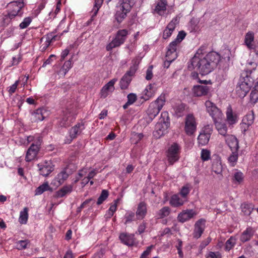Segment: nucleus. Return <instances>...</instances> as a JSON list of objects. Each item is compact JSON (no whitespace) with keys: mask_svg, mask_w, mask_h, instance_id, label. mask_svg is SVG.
I'll list each match as a JSON object with an SVG mask.
<instances>
[{"mask_svg":"<svg viewBox=\"0 0 258 258\" xmlns=\"http://www.w3.org/2000/svg\"><path fill=\"white\" fill-rule=\"evenodd\" d=\"M8 7L9 10L8 14L6 16V17L13 19L17 16H22L23 12L21 9L24 7L23 0L10 2Z\"/></svg>","mask_w":258,"mask_h":258,"instance_id":"obj_4","label":"nucleus"},{"mask_svg":"<svg viewBox=\"0 0 258 258\" xmlns=\"http://www.w3.org/2000/svg\"><path fill=\"white\" fill-rule=\"evenodd\" d=\"M76 114L72 110L66 109L63 112L62 117L60 121L59 124L61 126L67 127L71 125L76 119Z\"/></svg>","mask_w":258,"mask_h":258,"instance_id":"obj_9","label":"nucleus"},{"mask_svg":"<svg viewBox=\"0 0 258 258\" xmlns=\"http://www.w3.org/2000/svg\"><path fill=\"white\" fill-rule=\"evenodd\" d=\"M232 153L228 157V161L232 166H235L238 157V151H231Z\"/></svg>","mask_w":258,"mask_h":258,"instance_id":"obj_46","label":"nucleus"},{"mask_svg":"<svg viewBox=\"0 0 258 258\" xmlns=\"http://www.w3.org/2000/svg\"><path fill=\"white\" fill-rule=\"evenodd\" d=\"M212 171L215 173L219 174L222 172L223 167L221 161L219 159L214 160L212 164Z\"/></svg>","mask_w":258,"mask_h":258,"instance_id":"obj_35","label":"nucleus"},{"mask_svg":"<svg viewBox=\"0 0 258 258\" xmlns=\"http://www.w3.org/2000/svg\"><path fill=\"white\" fill-rule=\"evenodd\" d=\"M28 209L27 207L24 208L23 211L20 212L19 218V222L22 224H26L28 218Z\"/></svg>","mask_w":258,"mask_h":258,"instance_id":"obj_38","label":"nucleus"},{"mask_svg":"<svg viewBox=\"0 0 258 258\" xmlns=\"http://www.w3.org/2000/svg\"><path fill=\"white\" fill-rule=\"evenodd\" d=\"M39 167L40 174L43 176H48L54 169L53 165L50 161H45L38 164Z\"/></svg>","mask_w":258,"mask_h":258,"instance_id":"obj_14","label":"nucleus"},{"mask_svg":"<svg viewBox=\"0 0 258 258\" xmlns=\"http://www.w3.org/2000/svg\"><path fill=\"white\" fill-rule=\"evenodd\" d=\"M243 179V173L241 172L237 171L234 173L233 179L240 183L242 181Z\"/></svg>","mask_w":258,"mask_h":258,"instance_id":"obj_57","label":"nucleus"},{"mask_svg":"<svg viewBox=\"0 0 258 258\" xmlns=\"http://www.w3.org/2000/svg\"><path fill=\"white\" fill-rule=\"evenodd\" d=\"M258 101V89L254 87L249 95V103L255 104Z\"/></svg>","mask_w":258,"mask_h":258,"instance_id":"obj_41","label":"nucleus"},{"mask_svg":"<svg viewBox=\"0 0 258 258\" xmlns=\"http://www.w3.org/2000/svg\"><path fill=\"white\" fill-rule=\"evenodd\" d=\"M118 10L115 14V19L118 23H120L126 18L127 14L130 12H127L125 10H122L121 7L118 6Z\"/></svg>","mask_w":258,"mask_h":258,"instance_id":"obj_31","label":"nucleus"},{"mask_svg":"<svg viewBox=\"0 0 258 258\" xmlns=\"http://www.w3.org/2000/svg\"><path fill=\"white\" fill-rule=\"evenodd\" d=\"M177 56L176 52L167 50L166 55V57L170 58V60H175Z\"/></svg>","mask_w":258,"mask_h":258,"instance_id":"obj_60","label":"nucleus"},{"mask_svg":"<svg viewBox=\"0 0 258 258\" xmlns=\"http://www.w3.org/2000/svg\"><path fill=\"white\" fill-rule=\"evenodd\" d=\"M103 1V0H95L94 6L93 9V14H92L91 19L88 21V24L90 23L94 20V18L97 15L98 12L101 7Z\"/></svg>","mask_w":258,"mask_h":258,"instance_id":"obj_36","label":"nucleus"},{"mask_svg":"<svg viewBox=\"0 0 258 258\" xmlns=\"http://www.w3.org/2000/svg\"><path fill=\"white\" fill-rule=\"evenodd\" d=\"M73 185L72 184L64 186L55 193L54 197L56 198L63 197L67 194H70L73 190Z\"/></svg>","mask_w":258,"mask_h":258,"instance_id":"obj_27","label":"nucleus"},{"mask_svg":"<svg viewBox=\"0 0 258 258\" xmlns=\"http://www.w3.org/2000/svg\"><path fill=\"white\" fill-rule=\"evenodd\" d=\"M205 223L206 220L204 219H200L196 222L192 233L194 238L197 239L201 237L205 230Z\"/></svg>","mask_w":258,"mask_h":258,"instance_id":"obj_11","label":"nucleus"},{"mask_svg":"<svg viewBox=\"0 0 258 258\" xmlns=\"http://www.w3.org/2000/svg\"><path fill=\"white\" fill-rule=\"evenodd\" d=\"M252 71V70H247L241 73L236 90L237 95L240 98H243L246 96L253 84V79L251 77Z\"/></svg>","mask_w":258,"mask_h":258,"instance_id":"obj_2","label":"nucleus"},{"mask_svg":"<svg viewBox=\"0 0 258 258\" xmlns=\"http://www.w3.org/2000/svg\"><path fill=\"white\" fill-rule=\"evenodd\" d=\"M254 233V230L251 227H247L241 234L240 240L243 243L249 241Z\"/></svg>","mask_w":258,"mask_h":258,"instance_id":"obj_26","label":"nucleus"},{"mask_svg":"<svg viewBox=\"0 0 258 258\" xmlns=\"http://www.w3.org/2000/svg\"><path fill=\"white\" fill-rule=\"evenodd\" d=\"M159 123H165L166 122L170 123V119L168 112L167 111H163L161 114Z\"/></svg>","mask_w":258,"mask_h":258,"instance_id":"obj_52","label":"nucleus"},{"mask_svg":"<svg viewBox=\"0 0 258 258\" xmlns=\"http://www.w3.org/2000/svg\"><path fill=\"white\" fill-rule=\"evenodd\" d=\"M46 112L45 110L42 108L36 109L31 114V120L33 122H38L43 120L44 118V113Z\"/></svg>","mask_w":258,"mask_h":258,"instance_id":"obj_24","label":"nucleus"},{"mask_svg":"<svg viewBox=\"0 0 258 258\" xmlns=\"http://www.w3.org/2000/svg\"><path fill=\"white\" fill-rule=\"evenodd\" d=\"M226 120L229 125H233L237 121V116L236 114H233L232 107L229 105L227 108L226 112Z\"/></svg>","mask_w":258,"mask_h":258,"instance_id":"obj_25","label":"nucleus"},{"mask_svg":"<svg viewBox=\"0 0 258 258\" xmlns=\"http://www.w3.org/2000/svg\"><path fill=\"white\" fill-rule=\"evenodd\" d=\"M185 105L183 103H180L176 104L173 107V109L176 115L178 117L182 116L184 111L185 110Z\"/></svg>","mask_w":258,"mask_h":258,"instance_id":"obj_39","label":"nucleus"},{"mask_svg":"<svg viewBox=\"0 0 258 258\" xmlns=\"http://www.w3.org/2000/svg\"><path fill=\"white\" fill-rule=\"evenodd\" d=\"M119 7L122 10H125L127 12H130L134 4V0H119Z\"/></svg>","mask_w":258,"mask_h":258,"instance_id":"obj_33","label":"nucleus"},{"mask_svg":"<svg viewBox=\"0 0 258 258\" xmlns=\"http://www.w3.org/2000/svg\"><path fill=\"white\" fill-rule=\"evenodd\" d=\"M31 22V19L30 17L25 18L23 22L20 23L19 26L21 29H25L27 28Z\"/></svg>","mask_w":258,"mask_h":258,"instance_id":"obj_58","label":"nucleus"},{"mask_svg":"<svg viewBox=\"0 0 258 258\" xmlns=\"http://www.w3.org/2000/svg\"><path fill=\"white\" fill-rule=\"evenodd\" d=\"M117 81V79L114 78L102 87L100 93L101 98H105L109 95V93H112L114 91L115 89L114 84Z\"/></svg>","mask_w":258,"mask_h":258,"instance_id":"obj_13","label":"nucleus"},{"mask_svg":"<svg viewBox=\"0 0 258 258\" xmlns=\"http://www.w3.org/2000/svg\"><path fill=\"white\" fill-rule=\"evenodd\" d=\"M29 243L28 240H20L16 242V247L19 250L25 249Z\"/></svg>","mask_w":258,"mask_h":258,"instance_id":"obj_51","label":"nucleus"},{"mask_svg":"<svg viewBox=\"0 0 258 258\" xmlns=\"http://www.w3.org/2000/svg\"><path fill=\"white\" fill-rule=\"evenodd\" d=\"M147 213V204L144 202H140L137 206L136 215L138 220H142Z\"/></svg>","mask_w":258,"mask_h":258,"instance_id":"obj_19","label":"nucleus"},{"mask_svg":"<svg viewBox=\"0 0 258 258\" xmlns=\"http://www.w3.org/2000/svg\"><path fill=\"white\" fill-rule=\"evenodd\" d=\"M210 138V136L209 135H206L202 132L198 136V143L202 146L205 145L208 143Z\"/></svg>","mask_w":258,"mask_h":258,"instance_id":"obj_42","label":"nucleus"},{"mask_svg":"<svg viewBox=\"0 0 258 258\" xmlns=\"http://www.w3.org/2000/svg\"><path fill=\"white\" fill-rule=\"evenodd\" d=\"M254 120V116L253 114H249L246 115H245L242 121L244 122L245 124H247L248 125H251Z\"/></svg>","mask_w":258,"mask_h":258,"instance_id":"obj_54","label":"nucleus"},{"mask_svg":"<svg viewBox=\"0 0 258 258\" xmlns=\"http://www.w3.org/2000/svg\"><path fill=\"white\" fill-rule=\"evenodd\" d=\"M72 67V62L71 59H70L68 61L64 62L63 65L61 67L60 72H62L64 75H65L69 71V70Z\"/></svg>","mask_w":258,"mask_h":258,"instance_id":"obj_49","label":"nucleus"},{"mask_svg":"<svg viewBox=\"0 0 258 258\" xmlns=\"http://www.w3.org/2000/svg\"><path fill=\"white\" fill-rule=\"evenodd\" d=\"M186 201L180 198L178 195L175 194L171 197L169 204L172 207L176 208L182 206Z\"/></svg>","mask_w":258,"mask_h":258,"instance_id":"obj_29","label":"nucleus"},{"mask_svg":"<svg viewBox=\"0 0 258 258\" xmlns=\"http://www.w3.org/2000/svg\"><path fill=\"white\" fill-rule=\"evenodd\" d=\"M254 34L252 31H248L246 33L244 38V44L248 49H251L252 46L254 44Z\"/></svg>","mask_w":258,"mask_h":258,"instance_id":"obj_30","label":"nucleus"},{"mask_svg":"<svg viewBox=\"0 0 258 258\" xmlns=\"http://www.w3.org/2000/svg\"><path fill=\"white\" fill-rule=\"evenodd\" d=\"M190 189V185L188 183H187L181 187L179 194L182 198H186L187 195L189 194Z\"/></svg>","mask_w":258,"mask_h":258,"instance_id":"obj_45","label":"nucleus"},{"mask_svg":"<svg viewBox=\"0 0 258 258\" xmlns=\"http://www.w3.org/2000/svg\"><path fill=\"white\" fill-rule=\"evenodd\" d=\"M186 33L184 31H180L179 32L176 39L174 40L178 44L182 41V40L186 36Z\"/></svg>","mask_w":258,"mask_h":258,"instance_id":"obj_56","label":"nucleus"},{"mask_svg":"<svg viewBox=\"0 0 258 258\" xmlns=\"http://www.w3.org/2000/svg\"><path fill=\"white\" fill-rule=\"evenodd\" d=\"M205 105L207 111L212 117L214 122L219 120H223V114L222 111L214 103L207 100L205 102Z\"/></svg>","mask_w":258,"mask_h":258,"instance_id":"obj_6","label":"nucleus"},{"mask_svg":"<svg viewBox=\"0 0 258 258\" xmlns=\"http://www.w3.org/2000/svg\"><path fill=\"white\" fill-rule=\"evenodd\" d=\"M221 60L220 54L212 51L202 56L196 53L188 63V69L191 71L196 69L202 76L206 75L216 69Z\"/></svg>","mask_w":258,"mask_h":258,"instance_id":"obj_1","label":"nucleus"},{"mask_svg":"<svg viewBox=\"0 0 258 258\" xmlns=\"http://www.w3.org/2000/svg\"><path fill=\"white\" fill-rule=\"evenodd\" d=\"M84 123L82 122H79L72 127L69 132L70 139L68 143H70L73 140L76 139L78 136L82 133V131L84 130Z\"/></svg>","mask_w":258,"mask_h":258,"instance_id":"obj_15","label":"nucleus"},{"mask_svg":"<svg viewBox=\"0 0 258 258\" xmlns=\"http://www.w3.org/2000/svg\"><path fill=\"white\" fill-rule=\"evenodd\" d=\"M108 195H109V194H108V190H106V189H103L102 191L100 196H99V197L98 199V200H97V204L98 205H100L101 204H102V203L105 200H106V199L108 198Z\"/></svg>","mask_w":258,"mask_h":258,"instance_id":"obj_50","label":"nucleus"},{"mask_svg":"<svg viewBox=\"0 0 258 258\" xmlns=\"http://www.w3.org/2000/svg\"><path fill=\"white\" fill-rule=\"evenodd\" d=\"M66 169L61 170L55 177L53 181L56 186L61 185L69 177V174L67 172Z\"/></svg>","mask_w":258,"mask_h":258,"instance_id":"obj_22","label":"nucleus"},{"mask_svg":"<svg viewBox=\"0 0 258 258\" xmlns=\"http://www.w3.org/2000/svg\"><path fill=\"white\" fill-rule=\"evenodd\" d=\"M127 35L128 31L127 30L121 29L118 30L116 33L115 37L106 46V50L110 51L113 48L119 46L124 42Z\"/></svg>","mask_w":258,"mask_h":258,"instance_id":"obj_5","label":"nucleus"},{"mask_svg":"<svg viewBox=\"0 0 258 258\" xmlns=\"http://www.w3.org/2000/svg\"><path fill=\"white\" fill-rule=\"evenodd\" d=\"M166 101L165 96L164 94H161L155 101L150 103L147 111L146 113L147 121L151 122L153 119L158 114L160 111L162 109Z\"/></svg>","mask_w":258,"mask_h":258,"instance_id":"obj_3","label":"nucleus"},{"mask_svg":"<svg viewBox=\"0 0 258 258\" xmlns=\"http://www.w3.org/2000/svg\"><path fill=\"white\" fill-rule=\"evenodd\" d=\"M19 83V81H16L14 84H13L12 86L8 88V91L9 93V95H12L13 93L15 92Z\"/></svg>","mask_w":258,"mask_h":258,"instance_id":"obj_59","label":"nucleus"},{"mask_svg":"<svg viewBox=\"0 0 258 258\" xmlns=\"http://www.w3.org/2000/svg\"><path fill=\"white\" fill-rule=\"evenodd\" d=\"M221 254L219 252H212L209 253L207 258H221Z\"/></svg>","mask_w":258,"mask_h":258,"instance_id":"obj_64","label":"nucleus"},{"mask_svg":"<svg viewBox=\"0 0 258 258\" xmlns=\"http://www.w3.org/2000/svg\"><path fill=\"white\" fill-rule=\"evenodd\" d=\"M197 123L192 114H188L185 118L184 131L188 136H192L197 130Z\"/></svg>","mask_w":258,"mask_h":258,"instance_id":"obj_8","label":"nucleus"},{"mask_svg":"<svg viewBox=\"0 0 258 258\" xmlns=\"http://www.w3.org/2000/svg\"><path fill=\"white\" fill-rule=\"evenodd\" d=\"M121 242L128 245L132 246L135 242V238L134 234H129L127 233H121L119 237Z\"/></svg>","mask_w":258,"mask_h":258,"instance_id":"obj_23","label":"nucleus"},{"mask_svg":"<svg viewBox=\"0 0 258 258\" xmlns=\"http://www.w3.org/2000/svg\"><path fill=\"white\" fill-rule=\"evenodd\" d=\"M169 123H165L158 122L155 126V131L153 133L154 136L156 138H159L167 133V129L169 127Z\"/></svg>","mask_w":258,"mask_h":258,"instance_id":"obj_16","label":"nucleus"},{"mask_svg":"<svg viewBox=\"0 0 258 258\" xmlns=\"http://www.w3.org/2000/svg\"><path fill=\"white\" fill-rule=\"evenodd\" d=\"M236 244V239L233 237L231 236L229 239H228L225 245V249L226 251H229Z\"/></svg>","mask_w":258,"mask_h":258,"instance_id":"obj_47","label":"nucleus"},{"mask_svg":"<svg viewBox=\"0 0 258 258\" xmlns=\"http://www.w3.org/2000/svg\"><path fill=\"white\" fill-rule=\"evenodd\" d=\"M128 104H133L137 99V95L134 93H130L127 96Z\"/></svg>","mask_w":258,"mask_h":258,"instance_id":"obj_61","label":"nucleus"},{"mask_svg":"<svg viewBox=\"0 0 258 258\" xmlns=\"http://www.w3.org/2000/svg\"><path fill=\"white\" fill-rule=\"evenodd\" d=\"M196 215V212L192 209L184 210L178 214L177 219L179 222L184 223L191 219Z\"/></svg>","mask_w":258,"mask_h":258,"instance_id":"obj_17","label":"nucleus"},{"mask_svg":"<svg viewBox=\"0 0 258 258\" xmlns=\"http://www.w3.org/2000/svg\"><path fill=\"white\" fill-rule=\"evenodd\" d=\"M40 140V139H39L36 144L33 143L28 148L25 158L27 162H30L35 159L37 157L41 145Z\"/></svg>","mask_w":258,"mask_h":258,"instance_id":"obj_10","label":"nucleus"},{"mask_svg":"<svg viewBox=\"0 0 258 258\" xmlns=\"http://www.w3.org/2000/svg\"><path fill=\"white\" fill-rule=\"evenodd\" d=\"M210 158V152L207 149H203L201 151V159L205 161L208 160Z\"/></svg>","mask_w":258,"mask_h":258,"instance_id":"obj_55","label":"nucleus"},{"mask_svg":"<svg viewBox=\"0 0 258 258\" xmlns=\"http://www.w3.org/2000/svg\"><path fill=\"white\" fill-rule=\"evenodd\" d=\"M209 90V87L207 86L197 85L193 87L192 91L195 96L201 97L207 95Z\"/></svg>","mask_w":258,"mask_h":258,"instance_id":"obj_20","label":"nucleus"},{"mask_svg":"<svg viewBox=\"0 0 258 258\" xmlns=\"http://www.w3.org/2000/svg\"><path fill=\"white\" fill-rule=\"evenodd\" d=\"M132 80V78H130L125 75H123L119 82V86L120 89L122 90L127 89L131 82Z\"/></svg>","mask_w":258,"mask_h":258,"instance_id":"obj_37","label":"nucleus"},{"mask_svg":"<svg viewBox=\"0 0 258 258\" xmlns=\"http://www.w3.org/2000/svg\"><path fill=\"white\" fill-rule=\"evenodd\" d=\"M135 219V213L132 211H128L127 212L125 216H124V219L125 222L124 224H127L128 223H131L133 221H134Z\"/></svg>","mask_w":258,"mask_h":258,"instance_id":"obj_48","label":"nucleus"},{"mask_svg":"<svg viewBox=\"0 0 258 258\" xmlns=\"http://www.w3.org/2000/svg\"><path fill=\"white\" fill-rule=\"evenodd\" d=\"M51 190L47 182H44L42 185L38 187L35 190V195H39L42 194L44 191Z\"/></svg>","mask_w":258,"mask_h":258,"instance_id":"obj_44","label":"nucleus"},{"mask_svg":"<svg viewBox=\"0 0 258 258\" xmlns=\"http://www.w3.org/2000/svg\"><path fill=\"white\" fill-rule=\"evenodd\" d=\"M60 36L55 35L54 32H51L47 34L45 45L43 47L42 49L45 50L52 42L58 40Z\"/></svg>","mask_w":258,"mask_h":258,"instance_id":"obj_34","label":"nucleus"},{"mask_svg":"<svg viewBox=\"0 0 258 258\" xmlns=\"http://www.w3.org/2000/svg\"><path fill=\"white\" fill-rule=\"evenodd\" d=\"M153 247V245H151L147 247L146 250H145L142 254L140 258H147V256L150 254L151 252V250Z\"/></svg>","mask_w":258,"mask_h":258,"instance_id":"obj_63","label":"nucleus"},{"mask_svg":"<svg viewBox=\"0 0 258 258\" xmlns=\"http://www.w3.org/2000/svg\"><path fill=\"white\" fill-rule=\"evenodd\" d=\"M216 128L218 132L221 136L226 137L229 135L227 134V127L226 124L222 121V120H219L214 122Z\"/></svg>","mask_w":258,"mask_h":258,"instance_id":"obj_21","label":"nucleus"},{"mask_svg":"<svg viewBox=\"0 0 258 258\" xmlns=\"http://www.w3.org/2000/svg\"><path fill=\"white\" fill-rule=\"evenodd\" d=\"M179 23V18L175 17L168 23L163 31L162 38L166 39L171 36L173 31L175 30L176 25Z\"/></svg>","mask_w":258,"mask_h":258,"instance_id":"obj_12","label":"nucleus"},{"mask_svg":"<svg viewBox=\"0 0 258 258\" xmlns=\"http://www.w3.org/2000/svg\"><path fill=\"white\" fill-rule=\"evenodd\" d=\"M225 140L231 151H238L239 146L237 139L233 135H229L225 137Z\"/></svg>","mask_w":258,"mask_h":258,"instance_id":"obj_18","label":"nucleus"},{"mask_svg":"<svg viewBox=\"0 0 258 258\" xmlns=\"http://www.w3.org/2000/svg\"><path fill=\"white\" fill-rule=\"evenodd\" d=\"M180 150V147L176 143L172 144L168 148L167 157L170 165H173L179 160Z\"/></svg>","mask_w":258,"mask_h":258,"instance_id":"obj_7","label":"nucleus"},{"mask_svg":"<svg viewBox=\"0 0 258 258\" xmlns=\"http://www.w3.org/2000/svg\"><path fill=\"white\" fill-rule=\"evenodd\" d=\"M170 213V209L167 206L163 207L157 213L158 218L162 219L168 216Z\"/></svg>","mask_w":258,"mask_h":258,"instance_id":"obj_43","label":"nucleus"},{"mask_svg":"<svg viewBox=\"0 0 258 258\" xmlns=\"http://www.w3.org/2000/svg\"><path fill=\"white\" fill-rule=\"evenodd\" d=\"M167 6L166 0H159L155 9V11L159 15L163 16L165 14Z\"/></svg>","mask_w":258,"mask_h":258,"instance_id":"obj_28","label":"nucleus"},{"mask_svg":"<svg viewBox=\"0 0 258 258\" xmlns=\"http://www.w3.org/2000/svg\"><path fill=\"white\" fill-rule=\"evenodd\" d=\"M152 85L150 84L147 86L146 88L144 91V96L143 97L145 100H148L150 97L153 96V93L151 91Z\"/></svg>","mask_w":258,"mask_h":258,"instance_id":"obj_53","label":"nucleus"},{"mask_svg":"<svg viewBox=\"0 0 258 258\" xmlns=\"http://www.w3.org/2000/svg\"><path fill=\"white\" fill-rule=\"evenodd\" d=\"M147 227V223L143 221L138 226L137 232L141 234L145 232V229Z\"/></svg>","mask_w":258,"mask_h":258,"instance_id":"obj_62","label":"nucleus"},{"mask_svg":"<svg viewBox=\"0 0 258 258\" xmlns=\"http://www.w3.org/2000/svg\"><path fill=\"white\" fill-rule=\"evenodd\" d=\"M133 62V65L130 67L129 70L127 71L124 75L130 78H132V77L135 74L137 70H138V65L139 64V61L138 58L134 60Z\"/></svg>","mask_w":258,"mask_h":258,"instance_id":"obj_32","label":"nucleus"},{"mask_svg":"<svg viewBox=\"0 0 258 258\" xmlns=\"http://www.w3.org/2000/svg\"><path fill=\"white\" fill-rule=\"evenodd\" d=\"M241 211L245 215H249L253 209L251 204L243 203L241 205Z\"/></svg>","mask_w":258,"mask_h":258,"instance_id":"obj_40","label":"nucleus"}]
</instances>
